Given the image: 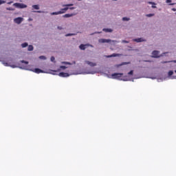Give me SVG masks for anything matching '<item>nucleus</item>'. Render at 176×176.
Listing matches in <instances>:
<instances>
[{
  "mask_svg": "<svg viewBox=\"0 0 176 176\" xmlns=\"http://www.w3.org/2000/svg\"><path fill=\"white\" fill-rule=\"evenodd\" d=\"M58 30H63V27H61V26H58Z\"/></svg>",
  "mask_w": 176,
  "mask_h": 176,
  "instance_id": "nucleus-42",
  "label": "nucleus"
},
{
  "mask_svg": "<svg viewBox=\"0 0 176 176\" xmlns=\"http://www.w3.org/2000/svg\"><path fill=\"white\" fill-rule=\"evenodd\" d=\"M160 52L157 50H154L152 52V58H160V57H163L165 54H167V52H164L161 55Z\"/></svg>",
  "mask_w": 176,
  "mask_h": 176,
  "instance_id": "nucleus-4",
  "label": "nucleus"
},
{
  "mask_svg": "<svg viewBox=\"0 0 176 176\" xmlns=\"http://www.w3.org/2000/svg\"><path fill=\"white\" fill-rule=\"evenodd\" d=\"M170 79H176V76H173L170 77Z\"/></svg>",
  "mask_w": 176,
  "mask_h": 176,
  "instance_id": "nucleus-40",
  "label": "nucleus"
},
{
  "mask_svg": "<svg viewBox=\"0 0 176 176\" xmlns=\"http://www.w3.org/2000/svg\"><path fill=\"white\" fill-rule=\"evenodd\" d=\"M133 41L137 42V43H140L141 42H146V39H145L144 38H133Z\"/></svg>",
  "mask_w": 176,
  "mask_h": 176,
  "instance_id": "nucleus-7",
  "label": "nucleus"
},
{
  "mask_svg": "<svg viewBox=\"0 0 176 176\" xmlns=\"http://www.w3.org/2000/svg\"><path fill=\"white\" fill-rule=\"evenodd\" d=\"M102 31H104V32H113V30L111 28H103Z\"/></svg>",
  "mask_w": 176,
  "mask_h": 176,
  "instance_id": "nucleus-15",
  "label": "nucleus"
},
{
  "mask_svg": "<svg viewBox=\"0 0 176 176\" xmlns=\"http://www.w3.org/2000/svg\"><path fill=\"white\" fill-rule=\"evenodd\" d=\"M173 74H174V72H173V70L169 71L168 73V78H169V79H170V78H171V76H173Z\"/></svg>",
  "mask_w": 176,
  "mask_h": 176,
  "instance_id": "nucleus-18",
  "label": "nucleus"
},
{
  "mask_svg": "<svg viewBox=\"0 0 176 176\" xmlns=\"http://www.w3.org/2000/svg\"><path fill=\"white\" fill-rule=\"evenodd\" d=\"M26 71H31L32 72H35V74H50L51 75H57V74L54 72H57L56 70L50 69L48 72H45L39 68H35L34 69H28Z\"/></svg>",
  "mask_w": 176,
  "mask_h": 176,
  "instance_id": "nucleus-2",
  "label": "nucleus"
},
{
  "mask_svg": "<svg viewBox=\"0 0 176 176\" xmlns=\"http://www.w3.org/2000/svg\"><path fill=\"white\" fill-rule=\"evenodd\" d=\"M14 23H16V24H21V23L23 22V18L21 17H17L15 18L14 19Z\"/></svg>",
  "mask_w": 176,
  "mask_h": 176,
  "instance_id": "nucleus-9",
  "label": "nucleus"
},
{
  "mask_svg": "<svg viewBox=\"0 0 176 176\" xmlns=\"http://www.w3.org/2000/svg\"><path fill=\"white\" fill-rule=\"evenodd\" d=\"M69 9L70 10H74L76 9V8H75V7H70V8H69Z\"/></svg>",
  "mask_w": 176,
  "mask_h": 176,
  "instance_id": "nucleus-39",
  "label": "nucleus"
},
{
  "mask_svg": "<svg viewBox=\"0 0 176 176\" xmlns=\"http://www.w3.org/2000/svg\"><path fill=\"white\" fill-rule=\"evenodd\" d=\"M76 35V34H74V33H69V34H66L65 35V36H75Z\"/></svg>",
  "mask_w": 176,
  "mask_h": 176,
  "instance_id": "nucleus-25",
  "label": "nucleus"
},
{
  "mask_svg": "<svg viewBox=\"0 0 176 176\" xmlns=\"http://www.w3.org/2000/svg\"><path fill=\"white\" fill-rule=\"evenodd\" d=\"M132 82H134V80H132Z\"/></svg>",
  "mask_w": 176,
  "mask_h": 176,
  "instance_id": "nucleus-50",
  "label": "nucleus"
},
{
  "mask_svg": "<svg viewBox=\"0 0 176 176\" xmlns=\"http://www.w3.org/2000/svg\"><path fill=\"white\" fill-rule=\"evenodd\" d=\"M28 46V43H23L21 44L22 47H27Z\"/></svg>",
  "mask_w": 176,
  "mask_h": 176,
  "instance_id": "nucleus-27",
  "label": "nucleus"
},
{
  "mask_svg": "<svg viewBox=\"0 0 176 176\" xmlns=\"http://www.w3.org/2000/svg\"><path fill=\"white\" fill-rule=\"evenodd\" d=\"M175 74H176V70H175Z\"/></svg>",
  "mask_w": 176,
  "mask_h": 176,
  "instance_id": "nucleus-51",
  "label": "nucleus"
},
{
  "mask_svg": "<svg viewBox=\"0 0 176 176\" xmlns=\"http://www.w3.org/2000/svg\"><path fill=\"white\" fill-rule=\"evenodd\" d=\"M99 43H119L118 41L116 40H111L109 38H100L98 40Z\"/></svg>",
  "mask_w": 176,
  "mask_h": 176,
  "instance_id": "nucleus-5",
  "label": "nucleus"
},
{
  "mask_svg": "<svg viewBox=\"0 0 176 176\" xmlns=\"http://www.w3.org/2000/svg\"><path fill=\"white\" fill-rule=\"evenodd\" d=\"M94 74H97V71L94 70V69H90L89 70H87L85 72H82L80 73H76V74H68V73H64V72H60L58 75V76H60V78H68L70 75H94Z\"/></svg>",
  "mask_w": 176,
  "mask_h": 176,
  "instance_id": "nucleus-1",
  "label": "nucleus"
},
{
  "mask_svg": "<svg viewBox=\"0 0 176 176\" xmlns=\"http://www.w3.org/2000/svg\"><path fill=\"white\" fill-rule=\"evenodd\" d=\"M67 68H68V67L60 66V69H58L57 70H55V71H56L55 72H60V71H61V69H67Z\"/></svg>",
  "mask_w": 176,
  "mask_h": 176,
  "instance_id": "nucleus-16",
  "label": "nucleus"
},
{
  "mask_svg": "<svg viewBox=\"0 0 176 176\" xmlns=\"http://www.w3.org/2000/svg\"><path fill=\"white\" fill-rule=\"evenodd\" d=\"M73 16H75V14H66L63 16V17H65V19H68L69 17H72Z\"/></svg>",
  "mask_w": 176,
  "mask_h": 176,
  "instance_id": "nucleus-14",
  "label": "nucleus"
},
{
  "mask_svg": "<svg viewBox=\"0 0 176 176\" xmlns=\"http://www.w3.org/2000/svg\"><path fill=\"white\" fill-rule=\"evenodd\" d=\"M151 8H152L153 9H156V6H152Z\"/></svg>",
  "mask_w": 176,
  "mask_h": 176,
  "instance_id": "nucleus-43",
  "label": "nucleus"
},
{
  "mask_svg": "<svg viewBox=\"0 0 176 176\" xmlns=\"http://www.w3.org/2000/svg\"><path fill=\"white\" fill-rule=\"evenodd\" d=\"M122 21H130V18L123 17Z\"/></svg>",
  "mask_w": 176,
  "mask_h": 176,
  "instance_id": "nucleus-26",
  "label": "nucleus"
},
{
  "mask_svg": "<svg viewBox=\"0 0 176 176\" xmlns=\"http://www.w3.org/2000/svg\"><path fill=\"white\" fill-rule=\"evenodd\" d=\"M172 10H173V12H176V8H172Z\"/></svg>",
  "mask_w": 176,
  "mask_h": 176,
  "instance_id": "nucleus-47",
  "label": "nucleus"
},
{
  "mask_svg": "<svg viewBox=\"0 0 176 176\" xmlns=\"http://www.w3.org/2000/svg\"><path fill=\"white\" fill-rule=\"evenodd\" d=\"M3 3H6V1L3 0H0V5H3Z\"/></svg>",
  "mask_w": 176,
  "mask_h": 176,
  "instance_id": "nucleus-34",
  "label": "nucleus"
},
{
  "mask_svg": "<svg viewBox=\"0 0 176 176\" xmlns=\"http://www.w3.org/2000/svg\"><path fill=\"white\" fill-rule=\"evenodd\" d=\"M85 64H87V65H89L90 67H96L97 65V63H92L89 60H85Z\"/></svg>",
  "mask_w": 176,
  "mask_h": 176,
  "instance_id": "nucleus-10",
  "label": "nucleus"
},
{
  "mask_svg": "<svg viewBox=\"0 0 176 176\" xmlns=\"http://www.w3.org/2000/svg\"><path fill=\"white\" fill-rule=\"evenodd\" d=\"M61 64H65V65H72V64H76V62L73 61L72 63H71L69 62L63 61V62H61Z\"/></svg>",
  "mask_w": 176,
  "mask_h": 176,
  "instance_id": "nucleus-13",
  "label": "nucleus"
},
{
  "mask_svg": "<svg viewBox=\"0 0 176 176\" xmlns=\"http://www.w3.org/2000/svg\"><path fill=\"white\" fill-rule=\"evenodd\" d=\"M50 60L52 63H55L56 58H54V56H52Z\"/></svg>",
  "mask_w": 176,
  "mask_h": 176,
  "instance_id": "nucleus-32",
  "label": "nucleus"
},
{
  "mask_svg": "<svg viewBox=\"0 0 176 176\" xmlns=\"http://www.w3.org/2000/svg\"><path fill=\"white\" fill-rule=\"evenodd\" d=\"M68 9H69V8L68 7H65L64 8H61L60 10L59 11V13H60V14H64V13H65L67 10H68Z\"/></svg>",
  "mask_w": 176,
  "mask_h": 176,
  "instance_id": "nucleus-12",
  "label": "nucleus"
},
{
  "mask_svg": "<svg viewBox=\"0 0 176 176\" xmlns=\"http://www.w3.org/2000/svg\"><path fill=\"white\" fill-rule=\"evenodd\" d=\"M173 62L176 63V60H173Z\"/></svg>",
  "mask_w": 176,
  "mask_h": 176,
  "instance_id": "nucleus-49",
  "label": "nucleus"
},
{
  "mask_svg": "<svg viewBox=\"0 0 176 176\" xmlns=\"http://www.w3.org/2000/svg\"><path fill=\"white\" fill-rule=\"evenodd\" d=\"M13 6L17 8V9H25L27 8V5L21 3H14Z\"/></svg>",
  "mask_w": 176,
  "mask_h": 176,
  "instance_id": "nucleus-6",
  "label": "nucleus"
},
{
  "mask_svg": "<svg viewBox=\"0 0 176 176\" xmlns=\"http://www.w3.org/2000/svg\"><path fill=\"white\" fill-rule=\"evenodd\" d=\"M166 3H171V0H166Z\"/></svg>",
  "mask_w": 176,
  "mask_h": 176,
  "instance_id": "nucleus-41",
  "label": "nucleus"
},
{
  "mask_svg": "<svg viewBox=\"0 0 176 176\" xmlns=\"http://www.w3.org/2000/svg\"><path fill=\"white\" fill-rule=\"evenodd\" d=\"M79 47H80V50H86V45L81 44V45H80Z\"/></svg>",
  "mask_w": 176,
  "mask_h": 176,
  "instance_id": "nucleus-17",
  "label": "nucleus"
},
{
  "mask_svg": "<svg viewBox=\"0 0 176 176\" xmlns=\"http://www.w3.org/2000/svg\"><path fill=\"white\" fill-rule=\"evenodd\" d=\"M122 43H129V41H127L126 40H122Z\"/></svg>",
  "mask_w": 176,
  "mask_h": 176,
  "instance_id": "nucleus-36",
  "label": "nucleus"
},
{
  "mask_svg": "<svg viewBox=\"0 0 176 176\" xmlns=\"http://www.w3.org/2000/svg\"><path fill=\"white\" fill-rule=\"evenodd\" d=\"M20 63H21L22 64H26V65L29 64L28 61H26L24 60H21Z\"/></svg>",
  "mask_w": 176,
  "mask_h": 176,
  "instance_id": "nucleus-28",
  "label": "nucleus"
},
{
  "mask_svg": "<svg viewBox=\"0 0 176 176\" xmlns=\"http://www.w3.org/2000/svg\"><path fill=\"white\" fill-rule=\"evenodd\" d=\"M10 67H11V68H19L20 69H28L27 67L17 66L15 65H10Z\"/></svg>",
  "mask_w": 176,
  "mask_h": 176,
  "instance_id": "nucleus-8",
  "label": "nucleus"
},
{
  "mask_svg": "<svg viewBox=\"0 0 176 176\" xmlns=\"http://www.w3.org/2000/svg\"><path fill=\"white\" fill-rule=\"evenodd\" d=\"M167 63H171V61H162V64H167Z\"/></svg>",
  "mask_w": 176,
  "mask_h": 176,
  "instance_id": "nucleus-37",
  "label": "nucleus"
},
{
  "mask_svg": "<svg viewBox=\"0 0 176 176\" xmlns=\"http://www.w3.org/2000/svg\"><path fill=\"white\" fill-rule=\"evenodd\" d=\"M146 17H153V16H155L154 14H147L146 15Z\"/></svg>",
  "mask_w": 176,
  "mask_h": 176,
  "instance_id": "nucleus-29",
  "label": "nucleus"
},
{
  "mask_svg": "<svg viewBox=\"0 0 176 176\" xmlns=\"http://www.w3.org/2000/svg\"><path fill=\"white\" fill-rule=\"evenodd\" d=\"M123 73H113L111 74L112 79H118V80H123L124 82H127V80H131L130 78H122Z\"/></svg>",
  "mask_w": 176,
  "mask_h": 176,
  "instance_id": "nucleus-3",
  "label": "nucleus"
},
{
  "mask_svg": "<svg viewBox=\"0 0 176 176\" xmlns=\"http://www.w3.org/2000/svg\"><path fill=\"white\" fill-rule=\"evenodd\" d=\"M12 3H13V1H10V2L8 3V5H10Z\"/></svg>",
  "mask_w": 176,
  "mask_h": 176,
  "instance_id": "nucleus-46",
  "label": "nucleus"
},
{
  "mask_svg": "<svg viewBox=\"0 0 176 176\" xmlns=\"http://www.w3.org/2000/svg\"><path fill=\"white\" fill-rule=\"evenodd\" d=\"M158 82H163V79L162 78L158 79Z\"/></svg>",
  "mask_w": 176,
  "mask_h": 176,
  "instance_id": "nucleus-44",
  "label": "nucleus"
},
{
  "mask_svg": "<svg viewBox=\"0 0 176 176\" xmlns=\"http://www.w3.org/2000/svg\"><path fill=\"white\" fill-rule=\"evenodd\" d=\"M32 8H33V9H35L36 10H39V5H33Z\"/></svg>",
  "mask_w": 176,
  "mask_h": 176,
  "instance_id": "nucleus-21",
  "label": "nucleus"
},
{
  "mask_svg": "<svg viewBox=\"0 0 176 176\" xmlns=\"http://www.w3.org/2000/svg\"><path fill=\"white\" fill-rule=\"evenodd\" d=\"M34 13H43V11H34Z\"/></svg>",
  "mask_w": 176,
  "mask_h": 176,
  "instance_id": "nucleus-38",
  "label": "nucleus"
},
{
  "mask_svg": "<svg viewBox=\"0 0 176 176\" xmlns=\"http://www.w3.org/2000/svg\"><path fill=\"white\" fill-rule=\"evenodd\" d=\"M28 52H32L34 50V46L32 45H29L28 48Z\"/></svg>",
  "mask_w": 176,
  "mask_h": 176,
  "instance_id": "nucleus-22",
  "label": "nucleus"
},
{
  "mask_svg": "<svg viewBox=\"0 0 176 176\" xmlns=\"http://www.w3.org/2000/svg\"><path fill=\"white\" fill-rule=\"evenodd\" d=\"M7 10H13V9H12L11 8H8Z\"/></svg>",
  "mask_w": 176,
  "mask_h": 176,
  "instance_id": "nucleus-45",
  "label": "nucleus"
},
{
  "mask_svg": "<svg viewBox=\"0 0 176 176\" xmlns=\"http://www.w3.org/2000/svg\"><path fill=\"white\" fill-rule=\"evenodd\" d=\"M122 56L121 54H112L111 55H109L107 56V58H111V57H120Z\"/></svg>",
  "mask_w": 176,
  "mask_h": 176,
  "instance_id": "nucleus-11",
  "label": "nucleus"
},
{
  "mask_svg": "<svg viewBox=\"0 0 176 176\" xmlns=\"http://www.w3.org/2000/svg\"><path fill=\"white\" fill-rule=\"evenodd\" d=\"M70 6H74V4L70 3V4H64V5H63V8H64V7L69 8Z\"/></svg>",
  "mask_w": 176,
  "mask_h": 176,
  "instance_id": "nucleus-24",
  "label": "nucleus"
},
{
  "mask_svg": "<svg viewBox=\"0 0 176 176\" xmlns=\"http://www.w3.org/2000/svg\"><path fill=\"white\" fill-rule=\"evenodd\" d=\"M39 58H40V60H46V56H40Z\"/></svg>",
  "mask_w": 176,
  "mask_h": 176,
  "instance_id": "nucleus-31",
  "label": "nucleus"
},
{
  "mask_svg": "<svg viewBox=\"0 0 176 176\" xmlns=\"http://www.w3.org/2000/svg\"><path fill=\"white\" fill-rule=\"evenodd\" d=\"M102 32H94V33L90 34V35H91V36H93V35H94V34H102Z\"/></svg>",
  "mask_w": 176,
  "mask_h": 176,
  "instance_id": "nucleus-30",
  "label": "nucleus"
},
{
  "mask_svg": "<svg viewBox=\"0 0 176 176\" xmlns=\"http://www.w3.org/2000/svg\"><path fill=\"white\" fill-rule=\"evenodd\" d=\"M148 5H156V3H155V2H152V1H148Z\"/></svg>",
  "mask_w": 176,
  "mask_h": 176,
  "instance_id": "nucleus-35",
  "label": "nucleus"
},
{
  "mask_svg": "<svg viewBox=\"0 0 176 176\" xmlns=\"http://www.w3.org/2000/svg\"><path fill=\"white\" fill-rule=\"evenodd\" d=\"M58 14H61V12H60V11H58V12H52L51 13V15L52 16H57Z\"/></svg>",
  "mask_w": 176,
  "mask_h": 176,
  "instance_id": "nucleus-19",
  "label": "nucleus"
},
{
  "mask_svg": "<svg viewBox=\"0 0 176 176\" xmlns=\"http://www.w3.org/2000/svg\"><path fill=\"white\" fill-rule=\"evenodd\" d=\"M127 64H130V62H123L118 65V67H122V65H127Z\"/></svg>",
  "mask_w": 176,
  "mask_h": 176,
  "instance_id": "nucleus-23",
  "label": "nucleus"
},
{
  "mask_svg": "<svg viewBox=\"0 0 176 176\" xmlns=\"http://www.w3.org/2000/svg\"><path fill=\"white\" fill-rule=\"evenodd\" d=\"M2 64L4 65L5 67H10V64L8 62H5L4 60L2 61Z\"/></svg>",
  "mask_w": 176,
  "mask_h": 176,
  "instance_id": "nucleus-20",
  "label": "nucleus"
},
{
  "mask_svg": "<svg viewBox=\"0 0 176 176\" xmlns=\"http://www.w3.org/2000/svg\"><path fill=\"white\" fill-rule=\"evenodd\" d=\"M134 74V71L131 70L129 73L128 75H133Z\"/></svg>",
  "mask_w": 176,
  "mask_h": 176,
  "instance_id": "nucleus-33",
  "label": "nucleus"
},
{
  "mask_svg": "<svg viewBox=\"0 0 176 176\" xmlns=\"http://www.w3.org/2000/svg\"><path fill=\"white\" fill-rule=\"evenodd\" d=\"M170 6H173V5H175V3H170L169 4Z\"/></svg>",
  "mask_w": 176,
  "mask_h": 176,
  "instance_id": "nucleus-48",
  "label": "nucleus"
}]
</instances>
